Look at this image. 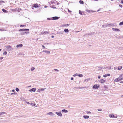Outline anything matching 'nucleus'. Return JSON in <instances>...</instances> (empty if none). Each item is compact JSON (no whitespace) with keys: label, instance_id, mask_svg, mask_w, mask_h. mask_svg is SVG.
<instances>
[{"label":"nucleus","instance_id":"obj_1","mask_svg":"<svg viewBox=\"0 0 123 123\" xmlns=\"http://www.w3.org/2000/svg\"><path fill=\"white\" fill-rule=\"evenodd\" d=\"M123 76V74H121L119 77L116 78L115 79L114 81L116 82H117L123 80V78L121 77Z\"/></svg>","mask_w":123,"mask_h":123},{"label":"nucleus","instance_id":"obj_2","mask_svg":"<svg viewBox=\"0 0 123 123\" xmlns=\"http://www.w3.org/2000/svg\"><path fill=\"white\" fill-rule=\"evenodd\" d=\"M29 31V29H20L19 30V31Z\"/></svg>","mask_w":123,"mask_h":123},{"label":"nucleus","instance_id":"obj_3","mask_svg":"<svg viewBox=\"0 0 123 123\" xmlns=\"http://www.w3.org/2000/svg\"><path fill=\"white\" fill-rule=\"evenodd\" d=\"M109 116L110 118H116L117 117L116 115L115 116L113 114H110L109 115Z\"/></svg>","mask_w":123,"mask_h":123},{"label":"nucleus","instance_id":"obj_4","mask_svg":"<svg viewBox=\"0 0 123 123\" xmlns=\"http://www.w3.org/2000/svg\"><path fill=\"white\" fill-rule=\"evenodd\" d=\"M99 87V85H97V84H95L93 86V88L94 89H97Z\"/></svg>","mask_w":123,"mask_h":123},{"label":"nucleus","instance_id":"obj_5","mask_svg":"<svg viewBox=\"0 0 123 123\" xmlns=\"http://www.w3.org/2000/svg\"><path fill=\"white\" fill-rule=\"evenodd\" d=\"M59 18V17H54L51 18V20H55L58 19Z\"/></svg>","mask_w":123,"mask_h":123},{"label":"nucleus","instance_id":"obj_6","mask_svg":"<svg viewBox=\"0 0 123 123\" xmlns=\"http://www.w3.org/2000/svg\"><path fill=\"white\" fill-rule=\"evenodd\" d=\"M56 113L60 116H62V114L60 112H56Z\"/></svg>","mask_w":123,"mask_h":123},{"label":"nucleus","instance_id":"obj_7","mask_svg":"<svg viewBox=\"0 0 123 123\" xmlns=\"http://www.w3.org/2000/svg\"><path fill=\"white\" fill-rule=\"evenodd\" d=\"M33 7L35 8H37L38 7V4L37 3H36L34 5Z\"/></svg>","mask_w":123,"mask_h":123},{"label":"nucleus","instance_id":"obj_8","mask_svg":"<svg viewBox=\"0 0 123 123\" xmlns=\"http://www.w3.org/2000/svg\"><path fill=\"white\" fill-rule=\"evenodd\" d=\"M36 90V88H33L32 89L29 90V91L30 92L33 91L35 92Z\"/></svg>","mask_w":123,"mask_h":123},{"label":"nucleus","instance_id":"obj_9","mask_svg":"<svg viewBox=\"0 0 123 123\" xmlns=\"http://www.w3.org/2000/svg\"><path fill=\"white\" fill-rule=\"evenodd\" d=\"M79 13L80 14H81V15H83L84 13V12H82V11L80 10H79Z\"/></svg>","mask_w":123,"mask_h":123},{"label":"nucleus","instance_id":"obj_10","mask_svg":"<svg viewBox=\"0 0 123 123\" xmlns=\"http://www.w3.org/2000/svg\"><path fill=\"white\" fill-rule=\"evenodd\" d=\"M69 25L68 24H65L62 25V27H67L69 26Z\"/></svg>","mask_w":123,"mask_h":123},{"label":"nucleus","instance_id":"obj_11","mask_svg":"<svg viewBox=\"0 0 123 123\" xmlns=\"http://www.w3.org/2000/svg\"><path fill=\"white\" fill-rule=\"evenodd\" d=\"M23 46V45L22 44H20L19 45H18L16 46L17 48H18L19 47H22Z\"/></svg>","mask_w":123,"mask_h":123},{"label":"nucleus","instance_id":"obj_12","mask_svg":"<svg viewBox=\"0 0 123 123\" xmlns=\"http://www.w3.org/2000/svg\"><path fill=\"white\" fill-rule=\"evenodd\" d=\"M110 75V74H105L103 76L104 77H107V76H109Z\"/></svg>","mask_w":123,"mask_h":123},{"label":"nucleus","instance_id":"obj_13","mask_svg":"<svg viewBox=\"0 0 123 123\" xmlns=\"http://www.w3.org/2000/svg\"><path fill=\"white\" fill-rule=\"evenodd\" d=\"M100 82L101 83H103L105 82V80L103 79H101L100 80Z\"/></svg>","mask_w":123,"mask_h":123},{"label":"nucleus","instance_id":"obj_14","mask_svg":"<svg viewBox=\"0 0 123 123\" xmlns=\"http://www.w3.org/2000/svg\"><path fill=\"white\" fill-rule=\"evenodd\" d=\"M83 117L85 119H88L89 118V116H88L84 115L83 116Z\"/></svg>","mask_w":123,"mask_h":123},{"label":"nucleus","instance_id":"obj_15","mask_svg":"<svg viewBox=\"0 0 123 123\" xmlns=\"http://www.w3.org/2000/svg\"><path fill=\"white\" fill-rule=\"evenodd\" d=\"M2 11L4 13H7L8 12V11L4 9H2Z\"/></svg>","mask_w":123,"mask_h":123},{"label":"nucleus","instance_id":"obj_16","mask_svg":"<svg viewBox=\"0 0 123 123\" xmlns=\"http://www.w3.org/2000/svg\"><path fill=\"white\" fill-rule=\"evenodd\" d=\"M64 32L66 33L68 32H69V30L68 29H65L64 30Z\"/></svg>","mask_w":123,"mask_h":123},{"label":"nucleus","instance_id":"obj_17","mask_svg":"<svg viewBox=\"0 0 123 123\" xmlns=\"http://www.w3.org/2000/svg\"><path fill=\"white\" fill-rule=\"evenodd\" d=\"M62 112L66 113L68 112V111L65 109H63L62 110Z\"/></svg>","mask_w":123,"mask_h":123},{"label":"nucleus","instance_id":"obj_18","mask_svg":"<svg viewBox=\"0 0 123 123\" xmlns=\"http://www.w3.org/2000/svg\"><path fill=\"white\" fill-rule=\"evenodd\" d=\"M112 29L114 31H119V30L118 29H117V28H112Z\"/></svg>","mask_w":123,"mask_h":123},{"label":"nucleus","instance_id":"obj_19","mask_svg":"<svg viewBox=\"0 0 123 123\" xmlns=\"http://www.w3.org/2000/svg\"><path fill=\"white\" fill-rule=\"evenodd\" d=\"M122 66H119L118 67V70H120L122 69Z\"/></svg>","mask_w":123,"mask_h":123},{"label":"nucleus","instance_id":"obj_20","mask_svg":"<svg viewBox=\"0 0 123 123\" xmlns=\"http://www.w3.org/2000/svg\"><path fill=\"white\" fill-rule=\"evenodd\" d=\"M78 76L80 77H83V75L82 74H78Z\"/></svg>","mask_w":123,"mask_h":123},{"label":"nucleus","instance_id":"obj_21","mask_svg":"<svg viewBox=\"0 0 123 123\" xmlns=\"http://www.w3.org/2000/svg\"><path fill=\"white\" fill-rule=\"evenodd\" d=\"M44 52H45L46 53H50V51H43Z\"/></svg>","mask_w":123,"mask_h":123},{"label":"nucleus","instance_id":"obj_22","mask_svg":"<svg viewBox=\"0 0 123 123\" xmlns=\"http://www.w3.org/2000/svg\"><path fill=\"white\" fill-rule=\"evenodd\" d=\"M31 105L32 106H35V103H31Z\"/></svg>","mask_w":123,"mask_h":123},{"label":"nucleus","instance_id":"obj_23","mask_svg":"<svg viewBox=\"0 0 123 123\" xmlns=\"http://www.w3.org/2000/svg\"><path fill=\"white\" fill-rule=\"evenodd\" d=\"M79 3L82 4H84V2L80 0L79 1Z\"/></svg>","mask_w":123,"mask_h":123},{"label":"nucleus","instance_id":"obj_24","mask_svg":"<svg viewBox=\"0 0 123 123\" xmlns=\"http://www.w3.org/2000/svg\"><path fill=\"white\" fill-rule=\"evenodd\" d=\"M26 26V25H20V27H23L24 26Z\"/></svg>","mask_w":123,"mask_h":123},{"label":"nucleus","instance_id":"obj_25","mask_svg":"<svg viewBox=\"0 0 123 123\" xmlns=\"http://www.w3.org/2000/svg\"><path fill=\"white\" fill-rule=\"evenodd\" d=\"M119 25H123V21L120 22L119 23Z\"/></svg>","mask_w":123,"mask_h":123},{"label":"nucleus","instance_id":"obj_26","mask_svg":"<svg viewBox=\"0 0 123 123\" xmlns=\"http://www.w3.org/2000/svg\"><path fill=\"white\" fill-rule=\"evenodd\" d=\"M34 69V67H32L31 68V71H33Z\"/></svg>","mask_w":123,"mask_h":123},{"label":"nucleus","instance_id":"obj_27","mask_svg":"<svg viewBox=\"0 0 123 123\" xmlns=\"http://www.w3.org/2000/svg\"><path fill=\"white\" fill-rule=\"evenodd\" d=\"M7 54V52L6 51L4 52H3V55H6Z\"/></svg>","mask_w":123,"mask_h":123},{"label":"nucleus","instance_id":"obj_28","mask_svg":"<svg viewBox=\"0 0 123 123\" xmlns=\"http://www.w3.org/2000/svg\"><path fill=\"white\" fill-rule=\"evenodd\" d=\"M48 33H49V32L47 31H45L44 32L43 34H48Z\"/></svg>","mask_w":123,"mask_h":123},{"label":"nucleus","instance_id":"obj_29","mask_svg":"<svg viewBox=\"0 0 123 123\" xmlns=\"http://www.w3.org/2000/svg\"><path fill=\"white\" fill-rule=\"evenodd\" d=\"M77 76H78V74L77 73H76L75 74L73 75V76L74 77Z\"/></svg>","mask_w":123,"mask_h":123},{"label":"nucleus","instance_id":"obj_30","mask_svg":"<svg viewBox=\"0 0 123 123\" xmlns=\"http://www.w3.org/2000/svg\"><path fill=\"white\" fill-rule=\"evenodd\" d=\"M6 114V113L5 112H2L1 113H0V115H1L3 114Z\"/></svg>","mask_w":123,"mask_h":123},{"label":"nucleus","instance_id":"obj_31","mask_svg":"<svg viewBox=\"0 0 123 123\" xmlns=\"http://www.w3.org/2000/svg\"><path fill=\"white\" fill-rule=\"evenodd\" d=\"M16 90L17 91H19V89L18 88H16Z\"/></svg>","mask_w":123,"mask_h":123},{"label":"nucleus","instance_id":"obj_32","mask_svg":"<svg viewBox=\"0 0 123 123\" xmlns=\"http://www.w3.org/2000/svg\"><path fill=\"white\" fill-rule=\"evenodd\" d=\"M4 2L3 1H0V4Z\"/></svg>","mask_w":123,"mask_h":123},{"label":"nucleus","instance_id":"obj_33","mask_svg":"<svg viewBox=\"0 0 123 123\" xmlns=\"http://www.w3.org/2000/svg\"><path fill=\"white\" fill-rule=\"evenodd\" d=\"M26 33V32H25V33H20V34L21 35H24L25 34V33Z\"/></svg>","mask_w":123,"mask_h":123},{"label":"nucleus","instance_id":"obj_34","mask_svg":"<svg viewBox=\"0 0 123 123\" xmlns=\"http://www.w3.org/2000/svg\"><path fill=\"white\" fill-rule=\"evenodd\" d=\"M45 89H43V88H41V89H40V90H41V91H43Z\"/></svg>","mask_w":123,"mask_h":123},{"label":"nucleus","instance_id":"obj_35","mask_svg":"<svg viewBox=\"0 0 123 123\" xmlns=\"http://www.w3.org/2000/svg\"><path fill=\"white\" fill-rule=\"evenodd\" d=\"M104 87L105 88H107L108 87L106 85H105L104 86Z\"/></svg>","mask_w":123,"mask_h":123},{"label":"nucleus","instance_id":"obj_36","mask_svg":"<svg viewBox=\"0 0 123 123\" xmlns=\"http://www.w3.org/2000/svg\"><path fill=\"white\" fill-rule=\"evenodd\" d=\"M50 114H53V113H52V112H49V113H47V114H49V115H50Z\"/></svg>","mask_w":123,"mask_h":123},{"label":"nucleus","instance_id":"obj_37","mask_svg":"<svg viewBox=\"0 0 123 123\" xmlns=\"http://www.w3.org/2000/svg\"><path fill=\"white\" fill-rule=\"evenodd\" d=\"M119 6L120 7H121V8H122V6L121 5V4H119Z\"/></svg>","mask_w":123,"mask_h":123},{"label":"nucleus","instance_id":"obj_38","mask_svg":"<svg viewBox=\"0 0 123 123\" xmlns=\"http://www.w3.org/2000/svg\"><path fill=\"white\" fill-rule=\"evenodd\" d=\"M86 11L88 12L89 13L90 12V11L88 10H86Z\"/></svg>","mask_w":123,"mask_h":123},{"label":"nucleus","instance_id":"obj_39","mask_svg":"<svg viewBox=\"0 0 123 123\" xmlns=\"http://www.w3.org/2000/svg\"><path fill=\"white\" fill-rule=\"evenodd\" d=\"M86 112L87 114H91V113L90 111H87Z\"/></svg>","mask_w":123,"mask_h":123},{"label":"nucleus","instance_id":"obj_40","mask_svg":"<svg viewBox=\"0 0 123 123\" xmlns=\"http://www.w3.org/2000/svg\"><path fill=\"white\" fill-rule=\"evenodd\" d=\"M98 111H102V109H98Z\"/></svg>","mask_w":123,"mask_h":123},{"label":"nucleus","instance_id":"obj_41","mask_svg":"<svg viewBox=\"0 0 123 123\" xmlns=\"http://www.w3.org/2000/svg\"><path fill=\"white\" fill-rule=\"evenodd\" d=\"M68 12H70V13H71V11H70V10L69 9H68Z\"/></svg>","mask_w":123,"mask_h":123},{"label":"nucleus","instance_id":"obj_42","mask_svg":"<svg viewBox=\"0 0 123 123\" xmlns=\"http://www.w3.org/2000/svg\"><path fill=\"white\" fill-rule=\"evenodd\" d=\"M6 30H2L1 29H0V31H6Z\"/></svg>","mask_w":123,"mask_h":123},{"label":"nucleus","instance_id":"obj_43","mask_svg":"<svg viewBox=\"0 0 123 123\" xmlns=\"http://www.w3.org/2000/svg\"><path fill=\"white\" fill-rule=\"evenodd\" d=\"M41 90L40 89H39L38 90V92H40V91H41Z\"/></svg>","mask_w":123,"mask_h":123},{"label":"nucleus","instance_id":"obj_44","mask_svg":"<svg viewBox=\"0 0 123 123\" xmlns=\"http://www.w3.org/2000/svg\"><path fill=\"white\" fill-rule=\"evenodd\" d=\"M42 47H43V49H45V47L43 45H42Z\"/></svg>","mask_w":123,"mask_h":123},{"label":"nucleus","instance_id":"obj_45","mask_svg":"<svg viewBox=\"0 0 123 123\" xmlns=\"http://www.w3.org/2000/svg\"><path fill=\"white\" fill-rule=\"evenodd\" d=\"M54 70L55 71H58V70L57 69H54Z\"/></svg>","mask_w":123,"mask_h":123},{"label":"nucleus","instance_id":"obj_46","mask_svg":"<svg viewBox=\"0 0 123 123\" xmlns=\"http://www.w3.org/2000/svg\"><path fill=\"white\" fill-rule=\"evenodd\" d=\"M100 77H101V76H98V78L99 79H100Z\"/></svg>","mask_w":123,"mask_h":123},{"label":"nucleus","instance_id":"obj_47","mask_svg":"<svg viewBox=\"0 0 123 123\" xmlns=\"http://www.w3.org/2000/svg\"><path fill=\"white\" fill-rule=\"evenodd\" d=\"M51 18H48V20H51Z\"/></svg>","mask_w":123,"mask_h":123},{"label":"nucleus","instance_id":"obj_48","mask_svg":"<svg viewBox=\"0 0 123 123\" xmlns=\"http://www.w3.org/2000/svg\"><path fill=\"white\" fill-rule=\"evenodd\" d=\"M71 80H73V77H71Z\"/></svg>","mask_w":123,"mask_h":123},{"label":"nucleus","instance_id":"obj_49","mask_svg":"<svg viewBox=\"0 0 123 123\" xmlns=\"http://www.w3.org/2000/svg\"><path fill=\"white\" fill-rule=\"evenodd\" d=\"M7 47H10V48H11V46H7Z\"/></svg>","mask_w":123,"mask_h":123},{"label":"nucleus","instance_id":"obj_50","mask_svg":"<svg viewBox=\"0 0 123 123\" xmlns=\"http://www.w3.org/2000/svg\"><path fill=\"white\" fill-rule=\"evenodd\" d=\"M121 2L122 3H123V0H121Z\"/></svg>","mask_w":123,"mask_h":123},{"label":"nucleus","instance_id":"obj_51","mask_svg":"<svg viewBox=\"0 0 123 123\" xmlns=\"http://www.w3.org/2000/svg\"><path fill=\"white\" fill-rule=\"evenodd\" d=\"M54 37V36H51V37L52 38H53Z\"/></svg>","mask_w":123,"mask_h":123},{"label":"nucleus","instance_id":"obj_52","mask_svg":"<svg viewBox=\"0 0 123 123\" xmlns=\"http://www.w3.org/2000/svg\"><path fill=\"white\" fill-rule=\"evenodd\" d=\"M59 4V2H57V4L58 5Z\"/></svg>","mask_w":123,"mask_h":123},{"label":"nucleus","instance_id":"obj_53","mask_svg":"<svg viewBox=\"0 0 123 123\" xmlns=\"http://www.w3.org/2000/svg\"><path fill=\"white\" fill-rule=\"evenodd\" d=\"M121 83H123V81H121L120 82Z\"/></svg>","mask_w":123,"mask_h":123},{"label":"nucleus","instance_id":"obj_54","mask_svg":"<svg viewBox=\"0 0 123 123\" xmlns=\"http://www.w3.org/2000/svg\"><path fill=\"white\" fill-rule=\"evenodd\" d=\"M3 57H1L0 58V59L1 60H2L3 59Z\"/></svg>","mask_w":123,"mask_h":123},{"label":"nucleus","instance_id":"obj_55","mask_svg":"<svg viewBox=\"0 0 123 123\" xmlns=\"http://www.w3.org/2000/svg\"><path fill=\"white\" fill-rule=\"evenodd\" d=\"M27 103L28 104H30L29 102H27Z\"/></svg>","mask_w":123,"mask_h":123},{"label":"nucleus","instance_id":"obj_56","mask_svg":"<svg viewBox=\"0 0 123 123\" xmlns=\"http://www.w3.org/2000/svg\"><path fill=\"white\" fill-rule=\"evenodd\" d=\"M47 7V6H45L44 7L45 8H46Z\"/></svg>","mask_w":123,"mask_h":123},{"label":"nucleus","instance_id":"obj_57","mask_svg":"<svg viewBox=\"0 0 123 123\" xmlns=\"http://www.w3.org/2000/svg\"><path fill=\"white\" fill-rule=\"evenodd\" d=\"M1 50V49H0V52Z\"/></svg>","mask_w":123,"mask_h":123},{"label":"nucleus","instance_id":"obj_58","mask_svg":"<svg viewBox=\"0 0 123 123\" xmlns=\"http://www.w3.org/2000/svg\"><path fill=\"white\" fill-rule=\"evenodd\" d=\"M12 91H13V92H14V90H12Z\"/></svg>","mask_w":123,"mask_h":123},{"label":"nucleus","instance_id":"obj_59","mask_svg":"<svg viewBox=\"0 0 123 123\" xmlns=\"http://www.w3.org/2000/svg\"><path fill=\"white\" fill-rule=\"evenodd\" d=\"M14 94V93H12V94Z\"/></svg>","mask_w":123,"mask_h":123},{"label":"nucleus","instance_id":"obj_60","mask_svg":"<svg viewBox=\"0 0 123 123\" xmlns=\"http://www.w3.org/2000/svg\"><path fill=\"white\" fill-rule=\"evenodd\" d=\"M99 10H98V11H99Z\"/></svg>","mask_w":123,"mask_h":123},{"label":"nucleus","instance_id":"obj_61","mask_svg":"<svg viewBox=\"0 0 123 123\" xmlns=\"http://www.w3.org/2000/svg\"><path fill=\"white\" fill-rule=\"evenodd\" d=\"M53 2H52V3H53Z\"/></svg>","mask_w":123,"mask_h":123}]
</instances>
